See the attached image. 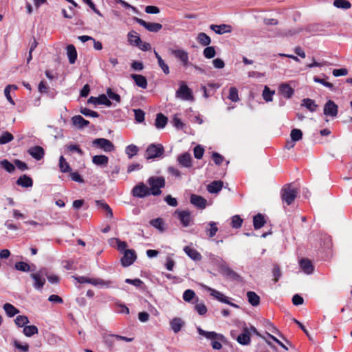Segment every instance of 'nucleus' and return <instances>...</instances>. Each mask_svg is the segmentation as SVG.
<instances>
[{
  "instance_id": "18",
  "label": "nucleus",
  "mask_w": 352,
  "mask_h": 352,
  "mask_svg": "<svg viewBox=\"0 0 352 352\" xmlns=\"http://www.w3.org/2000/svg\"><path fill=\"white\" fill-rule=\"evenodd\" d=\"M237 342L242 345H248L250 342V333L248 328L243 329L242 333L238 336Z\"/></svg>"
},
{
  "instance_id": "36",
  "label": "nucleus",
  "mask_w": 352,
  "mask_h": 352,
  "mask_svg": "<svg viewBox=\"0 0 352 352\" xmlns=\"http://www.w3.org/2000/svg\"><path fill=\"white\" fill-rule=\"evenodd\" d=\"M265 223V221L264 219V217L261 214H258L255 215L253 218V224L254 228L256 230L260 229L262 228Z\"/></svg>"
},
{
  "instance_id": "7",
  "label": "nucleus",
  "mask_w": 352,
  "mask_h": 352,
  "mask_svg": "<svg viewBox=\"0 0 352 352\" xmlns=\"http://www.w3.org/2000/svg\"><path fill=\"white\" fill-rule=\"evenodd\" d=\"M92 144L104 150L105 152H111L115 149L113 144L110 140L105 138L95 139L92 142Z\"/></svg>"
},
{
  "instance_id": "11",
  "label": "nucleus",
  "mask_w": 352,
  "mask_h": 352,
  "mask_svg": "<svg viewBox=\"0 0 352 352\" xmlns=\"http://www.w3.org/2000/svg\"><path fill=\"white\" fill-rule=\"evenodd\" d=\"M338 106L331 100H329L324 106V114L326 116L336 117Z\"/></svg>"
},
{
  "instance_id": "54",
  "label": "nucleus",
  "mask_w": 352,
  "mask_h": 352,
  "mask_svg": "<svg viewBox=\"0 0 352 352\" xmlns=\"http://www.w3.org/2000/svg\"><path fill=\"white\" fill-rule=\"evenodd\" d=\"M80 112L85 116L93 117V118L99 117V114L96 111H92V110L85 108V107L80 108Z\"/></svg>"
},
{
  "instance_id": "29",
  "label": "nucleus",
  "mask_w": 352,
  "mask_h": 352,
  "mask_svg": "<svg viewBox=\"0 0 352 352\" xmlns=\"http://www.w3.org/2000/svg\"><path fill=\"white\" fill-rule=\"evenodd\" d=\"M205 288L210 292L211 296H214L219 301L224 303L227 301L228 297L225 296L221 292L207 286Z\"/></svg>"
},
{
  "instance_id": "25",
  "label": "nucleus",
  "mask_w": 352,
  "mask_h": 352,
  "mask_svg": "<svg viewBox=\"0 0 352 352\" xmlns=\"http://www.w3.org/2000/svg\"><path fill=\"white\" fill-rule=\"evenodd\" d=\"M16 184L22 187L29 188L32 186L33 181L29 176L23 175L16 180Z\"/></svg>"
},
{
  "instance_id": "23",
  "label": "nucleus",
  "mask_w": 352,
  "mask_h": 352,
  "mask_svg": "<svg viewBox=\"0 0 352 352\" xmlns=\"http://www.w3.org/2000/svg\"><path fill=\"white\" fill-rule=\"evenodd\" d=\"M72 123L78 129H82L87 126L89 122L84 119L81 116H74L72 118Z\"/></svg>"
},
{
  "instance_id": "58",
  "label": "nucleus",
  "mask_w": 352,
  "mask_h": 352,
  "mask_svg": "<svg viewBox=\"0 0 352 352\" xmlns=\"http://www.w3.org/2000/svg\"><path fill=\"white\" fill-rule=\"evenodd\" d=\"M135 119L138 122H142L144 120V112L141 109H134Z\"/></svg>"
},
{
  "instance_id": "30",
  "label": "nucleus",
  "mask_w": 352,
  "mask_h": 352,
  "mask_svg": "<svg viewBox=\"0 0 352 352\" xmlns=\"http://www.w3.org/2000/svg\"><path fill=\"white\" fill-rule=\"evenodd\" d=\"M247 297L248 302L254 306H258L260 303V297L254 292H248Z\"/></svg>"
},
{
  "instance_id": "15",
  "label": "nucleus",
  "mask_w": 352,
  "mask_h": 352,
  "mask_svg": "<svg viewBox=\"0 0 352 352\" xmlns=\"http://www.w3.org/2000/svg\"><path fill=\"white\" fill-rule=\"evenodd\" d=\"M210 28L213 30L216 34H223L224 33H230L232 30V27L230 25L221 24V25H214L212 24Z\"/></svg>"
},
{
  "instance_id": "51",
  "label": "nucleus",
  "mask_w": 352,
  "mask_h": 352,
  "mask_svg": "<svg viewBox=\"0 0 352 352\" xmlns=\"http://www.w3.org/2000/svg\"><path fill=\"white\" fill-rule=\"evenodd\" d=\"M150 223L153 227H155V228L158 229L160 231L164 230V221H163L162 219H161V218H157V219H152L150 221Z\"/></svg>"
},
{
  "instance_id": "6",
  "label": "nucleus",
  "mask_w": 352,
  "mask_h": 352,
  "mask_svg": "<svg viewBox=\"0 0 352 352\" xmlns=\"http://www.w3.org/2000/svg\"><path fill=\"white\" fill-rule=\"evenodd\" d=\"M169 52L178 59L184 67H188L190 65L189 62L188 53L184 50L178 49H169Z\"/></svg>"
},
{
  "instance_id": "53",
  "label": "nucleus",
  "mask_w": 352,
  "mask_h": 352,
  "mask_svg": "<svg viewBox=\"0 0 352 352\" xmlns=\"http://www.w3.org/2000/svg\"><path fill=\"white\" fill-rule=\"evenodd\" d=\"M1 165L2 168L10 173H12L15 170V166L7 160H2L1 162Z\"/></svg>"
},
{
  "instance_id": "28",
  "label": "nucleus",
  "mask_w": 352,
  "mask_h": 352,
  "mask_svg": "<svg viewBox=\"0 0 352 352\" xmlns=\"http://www.w3.org/2000/svg\"><path fill=\"white\" fill-rule=\"evenodd\" d=\"M168 122V118L162 113H159L156 116L155 126L157 129H163L165 127Z\"/></svg>"
},
{
  "instance_id": "49",
  "label": "nucleus",
  "mask_w": 352,
  "mask_h": 352,
  "mask_svg": "<svg viewBox=\"0 0 352 352\" xmlns=\"http://www.w3.org/2000/svg\"><path fill=\"white\" fill-rule=\"evenodd\" d=\"M14 267L16 270L21 272H30L31 271L30 266L25 262L19 261L15 263Z\"/></svg>"
},
{
  "instance_id": "16",
  "label": "nucleus",
  "mask_w": 352,
  "mask_h": 352,
  "mask_svg": "<svg viewBox=\"0 0 352 352\" xmlns=\"http://www.w3.org/2000/svg\"><path fill=\"white\" fill-rule=\"evenodd\" d=\"M190 201L192 205L200 209H204L206 206V199L197 195H192L190 196Z\"/></svg>"
},
{
  "instance_id": "55",
  "label": "nucleus",
  "mask_w": 352,
  "mask_h": 352,
  "mask_svg": "<svg viewBox=\"0 0 352 352\" xmlns=\"http://www.w3.org/2000/svg\"><path fill=\"white\" fill-rule=\"evenodd\" d=\"M97 98L98 104H104L107 107H110L112 104L108 97L104 94L100 95Z\"/></svg>"
},
{
  "instance_id": "34",
  "label": "nucleus",
  "mask_w": 352,
  "mask_h": 352,
  "mask_svg": "<svg viewBox=\"0 0 352 352\" xmlns=\"http://www.w3.org/2000/svg\"><path fill=\"white\" fill-rule=\"evenodd\" d=\"M109 158L106 155H94L92 157V162L94 164L98 166H107L108 164Z\"/></svg>"
},
{
  "instance_id": "63",
  "label": "nucleus",
  "mask_w": 352,
  "mask_h": 352,
  "mask_svg": "<svg viewBox=\"0 0 352 352\" xmlns=\"http://www.w3.org/2000/svg\"><path fill=\"white\" fill-rule=\"evenodd\" d=\"M172 122L173 126L177 129H182L184 125L177 115L174 116Z\"/></svg>"
},
{
  "instance_id": "41",
  "label": "nucleus",
  "mask_w": 352,
  "mask_h": 352,
  "mask_svg": "<svg viewBox=\"0 0 352 352\" xmlns=\"http://www.w3.org/2000/svg\"><path fill=\"white\" fill-rule=\"evenodd\" d=\"M333 6L338 8L349 9L351 7V3L347 0H334Z\"/></svg>"
},
{
  "instance_id": "64",
  "label": "nucleus",
  "mask_w": 352,
  "mask_h": 352,
  "mask_svg": "<svg viewBox=\"0 0 352 352\" xmlns=\"http://www.w3.org/2000/svg\"><path fill=\"white\" fill-rule=\"evenodd\" d=\"M212 160H214V162L217 165H221L224 160V157L222 155L216 152L212 153Z\"/></svg>"
},
{
  "instance_id": "27",
  "label": "nucleus",
  "mask_w": 352,
  "mask_h": 352,
  "mask_svg": "<svg viewBox=\"0 0 352 352\" xmlns=\"http://www.w3.org/2000/svg\"><path fill=\"white\" fill-rule=\"evenodd\" d=\"M184 325V322L180 318H174L170 321L171 329L175 333L180 331Z\"/></svg>"
},
{
  "instance_id": "43",
  "label": "nucleus",
  "mask_w": 352,
  "mask_h": 352,
  "mask_svg": "<svg viewBox=\"0 0 352 352\" xmlns=\"http://www.w3.org/2000/svg\"><path fill=\"white\" fill-rule=\"evenodd\" d=\"M38 328L35 325L25 326L23 331V333L28 337L38 333Z\"/></svg>"
},
{
  "instance_id": "17",
  "label": "nucleus",
  "mask_w": 352,
  "mask_h": 352,
  "mask_svg": "<svg viewBox=\"0 0 352 352\" xmlns=\"http://www.w3.org/2000/svg\"><path fill=\"white\" fill-rule=\"evenodd\" d=\"M28 152L33 158L36 159V160H41L45 154L44 149L40 146L31 147Z\"/></svg>"
},
{
  "instance_id": "40",
  "label": "nucleus",
  "mask_w": 352,
  "mask_h": 352,
  "mask_svg": "<svg viewBox=\"0 0 352 352\" xmlns=\"http://www.w3.org/2000/svg\"><path fill=\"white\" fill-rule=\"evenodd\" d=\"M221 272L230 278L236 280L239 278V276L234 271L227 266H223L221 267Z\"/></svg>"
},
{
  "instance_id": "4",
  "label": "nucleus",
  "mask_w": 352,
  "mask_h": 352,
  "mask_svg": "<svg viewBox=\"0 0 352 352\" xmlns=\"http://www.w3.org/2000/svg\"><path fill=\"white\" fill-rule=\"evenodd\" d=\"M45 270L32 273L30 277L33 280V287L36 290H41L45 283Z\"/></svg>"
},
{
  "instance_id": "59",
  "label": "nucleus",
  "mask_w": 352,
  "mask_h": 352,
  "mask_svg": "<svg viewBox=\"0 0 352 352\" xmlns=\"http://www.w3.org/2000/svg\"><path fill=\"white\" fill-rule=\"evenodd\" d=\"M193 151L195 157L197 159H201L204 155V148L201 146L197 145L194 148Z\"/></svg>"
},
{
  "instance_id": "62",
  "label": "nucleus",
  "mask_w": 352,
  "mask_h": 352,
  "mask_svg": "<svg viewBox=\"0 0 352 352\" xmlns=\"http://www.w3.org/2000/svg\"><path fill=\"white\" fill-rule=\"evenodd\" d=\"M272 273H273V276H274L273 280L275 283L278 282L280 277L281 276V272H280V267H278V265H275L274 266Z\"/></svg>"
},
{
  "instance_id": "2",
  "label": "nucleus",
  "mask_w": 352,
  "mask_h": 352,
  "mask_svg": "<svg viewBox=\"0 0 352 352\" xmlns=\"http://www.w3.org/2000/svg\"><path fill=\"white\" fill-rule=\"evenodd\" d=\"M298 191L295 188H293L292 184H287L281 189V199L283 202L287 205H290L296 199Z\"/></svg>"
},
{
  "instance_id": "42",
  "label": "nucleus",
  "mask_w": 352,
  "mask_h": 352,
  "mask_svg": "<svg viewBox=\"0 0 352 352\" xmlns=\"http://www.w3.org/2000/svg\"><path fill=\"white\" fill-rule=\"evenodd\" d=\"M111 282L108 280L105 281L101 278H91L90 284L99 286V287H108L111 285Z\"/></svg>"
},
{
  "instance_id": "22",
  "label": "nucleus",
  "mask_w": 352,
  "mask_h": 352,
  "mask_svg": "<svg viewBox=\"0 0 352 352\" xmlns=\"http://www.w3.org/2000/svg\"><path fill=\"white\" fill-rule=\"evenodd\" d=\"M300 265L302 271L307 274H311L314 272V266L310 260L307 258H302L300 261Z\"/></svg>"
},
{
  "instance_id": "47",
  "label": "nucleus",
  "mask_w": 352,
  "mask_h": 352,
  "mask_svg": "<svg viewBox=\"0 0 352 352\" xmlns=\"http://www.w3.org/2000/svg\"><path fill=\"white\" fill-rule=\"evenodd\" d=\"M14 322L19 327H25V324L29 323V319L25 316H17L14 320Z\"/></svg>"
},
{
  "instance_id": "37",
  "label": "nucleus",
  "mask_w": 352,
  "mask_h": 352,
  "mask_svg": "<svg viewBox=\"0 0 352 352\" xmlns=\"http://www.w3.org/2000/svg\"><path fill=\"white\" fill-rule=\"evenodd\" d=\"M302 106H305L311 112L316 111L318 107V105L315 103V101L310 98L303 99L302 101Z\"/></svg>"
},
{
  "instance_id": "24",
  "label": "nucleus",
  "mask_w": 352,
  "mask_h": 352,
  "mask_svg": "<svg viewBox=\"0 0 352 352\" xmlns=\"http://www.w3.org/2000/svg\"><path fill=\"white\" fill-rule=\"evenodd\" d=\"M223 186V183L221 180L213 181L207 186V190L210 193L219 192Z\"/></svg>"
},
{
  "instance_id": "31",
  "label": "nucleus",
  "mask_w": 352,
  "mask_h": 352,
  "mask_svg": "<svg viewBox=\"0 0 352 352\" xmlns=\"http://www.w3.org/2000/svg\"><path fill=\"white\" fill-rule=\"evenodd\" d=\"M154 54L157 60V63L160 67L162 69V70L166 75L170 73L168 65L165 63V61L162 59L160 55L155 50H154Z\"/></svg>"
},
{
  "instance_id": "13",
  "label": "nucleus",
  "mask_w": 352,
  "mask_h": 352,
  "mask_svg": "<svg viewBox=\"0 0 352 352\" xmlns=\"http://www.w3.org/2000/svg\"><path fill=\"white\" fill-rule=\"evenodd\" d=\"M177 160L179 165L185 168H191L192 166V157L188 153H184L177 156Z\"/></svg>"
},
{
  "instance_id": "52",
  "label": "nucleus",
  "mask_w": 352,
  "mask_h": 352,
  "mask_svg": "<svg viewBox=\"0 0 352 352\" xmlns=\"http://www.w3.org/2000/svg\"><path fill=\"white\" fill-rule=\"evenodd\" d=\"M290 137L293 141L297 142L302 139V133L301 130H300V129H294L291 131Z\"/></svg>"
},
{
  "instance_id": "56",
  "label": "nucleus",
  "mask_w": 352,
  "mask_h": 352,
  "mask_svg": "<svg viewBox=\"0 0 352 352\" xmlns=\"http://www.w3.org/2000/svg\"><path fill=\"white\" fill-rule=\"evenodd\" d=\"M195 296V293L192 289H187L183 294V299L186 302H190Z\"/></svg>"
},
{
  "instance_id": "10",
  "label": "nucleus",
  "mask_w": 352,
  "mask_h": 352,
  "mask_svg": "<svg viewBox=\"0 0 352 352\" xmlns=\"http://www.w3.org/2000/svg\"><path fill=\"white\" fill-rule=\"evenodd\" d=\"M175 214L177 215L178 219H179L181 223L184 227L189 226L190 225L191 221H192L191 213L188 210L181 211L177 210L175 212Z\"/></svg>"
},
{
  "instance_id": "20",
  "label": "nucleus",
  "mask_w": 352,
  "mask_h": 352,
  "mask_svg": "<svg viewBox=\"0 0 352 352\" xmlns=\"http://www.w3.org/2000/svg\"><path fill=\"white\" fill-rule=\"evenodd\" d=\"M280 94L286 98H290L294 93V90L288 84L283 83L279 86Z\"/></svg>"
},
{
  "instance_id": "44",
  "label": "nucleus",
  "mask_w": 352,
  "mask_h": 352,
  "mask_svg": "<svg viewBox=\"0 0 352 352\" xmlns=\"http://www.w3.org/2000/svg\"><path fill=\"white\" fill-rule=\"evenodd\" d=\"M275 94L274 91H271L267 86H265L264 89L263 91V98L266 102L272 101V96Z\"/></svg>"
},
{
  "instance_id": "26",
  "label": "nucleus",
  "mask_w": 352,
  "mask_h": 352,
  "mask_svg": "<svg viewBox=\"0 0 352 352\" xmlns=\"http://www.w3.org/2000/svg\"><path fill=\"white\" fill-rule=\"evenodd\" d=\"M67 55L69 58V62L71 64H74L77 58V52L73 45H69L67 47Z\"/></svg>"
},
{
  "instance_id": "8",
  "label": "nucleus",
  "mask_w": 352,
  "mask_h": 352,
  "mask_svg": "<svg viewBox=\"0 0 352 352\" xmlns=\"http://www.w3.org/2000/svg\"><path fill=\"white\" fill-rule=\"evenodd\" d=\"M132 194L134 197L143 198L151 194L149 188L143 182L137 184L132 190Z\"/></svg>"
},
{
  "instance_id": "48",
  "label": "nucleus",
  "mask_w": 352,
  "mask_h": 352,
  "mask_svg": "<svg viewBox=\"0 0 352 352\" xmlns=\"http://www.w3.org/2000/svg\"><path fill=\"white\" fill-rule=\"evenodd\" d=\"M228 99L232 102H238L239 100L238 89L235 87H232L229 89Z\"/></svg>"
},
{
  "instance_id": "3",
  "label": "nucleus",
  "mask_w": 352,
  "mask_h": 352,
  "mask_svg": "<svg viewBox=\"0 0 352 352\" xmlns=\"http://www.w3.org/2000/svg\"><path fill=\"white\" fill-rule=\"evenodd\" d=\"M175 96L182 100H194L192 91L188 87L184 81L179 82V87L176 91Z\"/></svg>"
},
{
  "instance_id": "45",
  "label": "nucleus",
  "mask_w": 352,
  "mask_h": 352,
  "mask_svg": "<svg viewBox=\"0 0 352 352\" xmlns=\"http://www.w3.org/2000/svg\"><path fill=\"white\" fill-rule=\"evenodd\" d=\"M139 148L137 146L134 144H130L126 146L125 152L128 155L129 158H132L134 155H137L138 153Z\"/></svg>"
},
{
  "instance_id": "19",
  "label": "nucleus",
  "mask_w": 352,
  "mask_h": 352,
  "mask_svg": "<svg viewBox=\"0 0 352 352\" xmlns=\"http://www.w3.org/2000/svg\"><path fill=\"white\" fill-rule=\"evenodd\" d=\"M185 253L193 261H199L201 260V254L195 248L190 246H186L184 248Z\"/></svg>"
},
{
  "instance_id": "50",
  "label": "nucleus",
  "mask_w": 352,
  "mask_h": 352,
  "mask_svg": "<svg viewBox=\"0 0 352 352\" xmlns=\"http://www.w3.org/2000/svg\"><path fill=\"white\" fill-rule=\"evenodd\" d=\"M13 135L8 131H5L0 136V144H7L13 140Z\"/></svg>"
},
{
  "instance_id": "46",
  "label": "nucleus",
  "mask_w": 352,
  "mask_h": 352,
  "mask_svg": "<svg viewBox=\"0 0 352 352\" xmlns=\"http://www.w3.org/2000/svg\"><path fill=\"white\" fill-rule=\"evenodd\" d=\"M203 54L206 58H212L216 55V51L214 47L212 46H207L203 52Z\"/></svg>"
},
{
  "instance_id": "35",
  "label": "nucleus",
  "mask_w": 352,
  "mask_h": 352,
  "mask_svg": "<svg viewBox=\"0 0 352 352\" xmlns=\"http://www.w3.org/2000/svg\"><path fill=\"white\" fill-rule=\"evenodd\" d=\"M197 39L199 43L203 46H208L211 43L210 37L204 32L199 33Z\"/></svg>"
},
{
  "instance_id": "39",
  "label": "nucleus",
  "mask_w": 352,
  "mask_h": 352,
  "mask_svg": "<svg viewBox=\"0 0 352 352\" xmlns=\"http://www.w3.org/2000/svg\"><path fill=\"white\" fill-rule=\"evenodd\" d=\"M59 167L60 171L63 173H69L72 170L69 163L67 162L63 156H60L59 158Z\"/></svg>"
},
{
  "instance_id": "57",
  "label": "nucleus",
  "mask_w": 352,
  "mask_h": 352,
  "mask_svg": "<svg viewBox=\"0 0 352 352\" xmlns=\"http://www.w3.org/2000/svg\"><path fill=\"white\" fill-rule=\"evenodd\" d=\"M243 219L239 215H234L232 218V226L234 228H241Z\"/></svg>"
},
{
  "instance_id": "12",
  "label": "nucleus",
  "mask_w": 352,
  "mask_h": 352,
  "mask_svg": "<svg viewBox=\"0 0 352 352\" xmlns=\"http://www.w3.org/2000/svg\"><path fill=\"white\" fill-rule=\"evenodd\" d=\"M135 21L138 24L151 32H157L162 28V25L158 23H148L139 18H136Z\"/></svg>"
},
{
  "instance_id": "1",
  "label": "nucleus",
  "mask_w": 352,
  "mask_h": 352,
  "mask_svg": "<svg viewBox=\"0 0 352 352\" xmlns=\"http://www.w3.org/2000/svg\"><path fill=\"white\" fill-rule=\"evenodd\" d=\"M151 194L154 196H158L161 195V188L165 186V179L163 177L153 176L148 178L147 180Z\"/></svg>"
},
{
  "instance_id": "5",
  "label": "nucleus",
  "mask_w": 352,
  "mask_h": 352,
  "mask_svg": "<svg viewBox=\"0 0 352 352\" xmlns=\"http://www.w3.org/2000/svg\"><path fill=\"white\" fill-rule=\"evenodd\" d=\"M164 152V149L162 144H151L146 148L145 155L147 159H153L162 156Z\"/></svg>"
},
{
  "instance_id": "21",
  "label": "nucleus",
  "mask_w": 352,
  "mask_h": 352,
  "mask_svg": "<svg viewBox=\"0 0 352 352\" xmlns=\"http://www.w3.org/2000/svg\"><path fill=\"white\" fill-rule=\"evenodd\" d=\"M131 78L134 80L136 85L142 89L147 87V80L146 77L140 74H131Z\"/></svg>"
},
{
  "instance_id": "14",
  "label": "nucleus",
  "mask_w": 352,
  "mask_h": 352,
  "mask_svg": "<svg viewBox=\"0 0 352 352\" xmlns=\"http://www.w3.org/2000/svg\"><path fill=\"white\" fill-rule=\"evenodd\" d=\"M197 331L199 335L203 336L212 341L213 340H223L224 338L223 336L221 334H218L214 331H206L200 327H197Z\"/></svg>"
},
{
  "instance_id": "32",
  "label": "nucleus",
  "mask_w": 352,
  "mask_h": 352,
  "mask_svg": "<svg viewBox=\"0 0 352 352\" xmlns=\"http://www.w3.org/2000/svg\"><path fill=\"white\" fill-rule=\"evenodd\" d=\"M3 308L8 317H13L19 313V310L10 303L4 304Z\"/></svg>"
},
{
  "instance_id": "61",
  "label": "nucleus",
  "mask_w": 352,
  "mask_h": 352,
  "mask_svg": "<svg viewBox=\"0 0 352 352\" xmlns=\"http://www.w3.org/2000/svg\"><path fill=\"white\" fill-rule=\"evenodd\" d=\"M107 94L109 98L115 100L117 102H120V96L118 94L113 92L110 88L107 89Z\"/></svg>"
},
{
  "instance_id": "60",
  "label": "nucleus",
  "mask_w": 352,
  "mask_h": 352,
  "mask_svg": "<svg viewBox=\"0 0 352 352\" xmlns=\"http://www.w3.org/2000/svg\"><path fill=\"white\" fill-rule=\"evenodd\" d=\"M314 82H318V83H320L322 84V85H324V87H328L329 89L333 90V85L331 82H329L327 81H326L324 79H321L317 76H314Z\"/></svg>"
},
{
  "instance_id": "9",
  "label": "nucleus",
  "mask_w": 352,
  "mask_h": 352,
  "mask_svg": "<svg viewBox=\"0 0 352 352\" xmlns=\"http://www.w3.org/2000/svg\"><path fill=\"white\" fill-rule=\"evenodd\" d=\"M137 258L135 251L132 249L124 250V256L121 258V263L124 267L132 265Z\"/></svg>"
},
{
  "instance_id": "38",
  "label": "nucleus",
  "mask_w": 352,
  "mask_h": 352,
  "mask_svg": "<svg viewBox=\"0 0 352 352\" xmlns=\"http://www.w3.org/2000/svg\"><path fill=\"white\" fill-rule=\"evenodd\" d=\"M208 226L210 227L209 228H206V232L208 234V236L210 237V238H212L213 236H214L217 234V232H218V227L217 226V223L215 222H213V221H211L210 222Z\"/></svg>"
},
{
  "instance_id": "33",
  "label": "nucleus",
  "mask_w": 352,
  "mask_h": 352,
  "mask_svg": "<svg viewBox=\"0 0 352 352\" xmlns=\"http://www.w3.org/2000/svg\"><path fill=\"white\" fill-rule=\"evenodd\" d=\"M128 41L130 44L138 46L141 43V38L136 32L131 31L128 33Z\"/></svg>"
}]
</instances>
